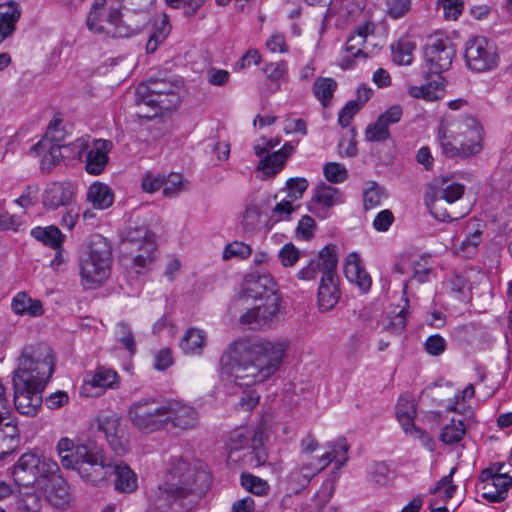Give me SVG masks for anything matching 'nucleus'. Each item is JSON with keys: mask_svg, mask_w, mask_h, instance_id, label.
<instances>
[{"mask_svg": "<svg viewBox=\"0 0 512 512\" xmlns=\"http://www.w3.org/2000/svg\"><path fill=\"white\" fill-rule=\"evenodd\" d=\"M290 346L288 339H239L220 358V376L240 387L260 384L273 376Z\"/></svg>", "mask_w": 512, "mask_h": 512, "instance_id": "nucleus-1", "label": "nucleus"}, {"mask_svg": "<svg viewBox=\"0 0 512 512\" xmlns=\"http://www.w3.org/2000/svg\"><path fill=\"white\" fill-rule=\"evenodd\" d=\"M210 484L209 474L197 469L182 456H173L167 463L161 484L148 496L146 512H184L192 504L189 497L203 493Z\"/></svg>", "mask_w": 512, "mask_h": 512, "instance_id": "nucleus-2", "label": "nucleus"}, {"mask_svg": "<svg viewBox=\"0 0 512 512\" xmlns=\"http://www.w3.org/2000/svg\"><path fill=\"white\" fill-rule=\"evenodd\" d=\"M437 140L446 157L470 158L483 149V128L472 116L448 113L439 123Z\"/></svg>", "mask_w": 512, "mask_h": 512, "instance_id": "nucleus-3", "label": "nucleus"}, {"mask_svg": "<svg viewBox=\"0 0 512 512\" xmlns=\"http://www.w3.org/2000/svg\"><path fill=\"white\" fill-rule=\"evenodd\" d=\"M111 247L101 235L92 237L87 249L80 257L81 278L88 288L106 281L110 275Z\"/></svg>", "mask_w": 512, "mask_h": 512, "instance_id": "nucleus-4", "label": "nucleus"}, {"mask_svg": "<svg viewBox=\"0 0 512 512\" xmlns=\"http://www.w3.org/2000/svg\"><path fill=\"white\" fill-rule=\"evenodd\" d=\"M62 466L77 470L81 478L92 484L106 479L111 469V463L106 461L103 452L90 445H80L73 454L64 456Z\"/></svg>", "mask_w": 512, "mask_h": 512, "instance_id": "nucleus-5", "label": "nucleus"}, {"mask_svg": "<svg viewBox=\"0 0 512 512\" xmlns=\"http://www.w3.org/2000/svg\"><path fill=\"white\" fill-rule=\"evenodd\" d=\"M179 85L166 79H149L136 89V104L172 111L180 104Z\"/></svg>", "mask_w": 512, "mask_h": 512, "instance_id": "nucleus-6", "label": "nucleus"}, {"mask_svg": "<svg viewBox=\"0 0 512 512\" xmlns=\"http://www.w3.org/2000/svg\"><path fill=\"white\" fill-rule=\"evenodd\" d=\"M59 471L56 461L35 452H27L19 457L12 468V478L18 486L29 488L39 478H49Z\"/></svg>", "mask_w": 512, "mask_h": 512, "instance_id": "nucleus-7", "label": "nucleus"}, {"mask_svg": "<svg viewBox=\"0 0 512 512\" xmlns=\"http://www.w3.org/2000/svg\"><path fill=\"white\" fill-rule=\"evenodd\" d=\"M121 250L131 258L134 266L148 268L156 253L153 234L145 226H130L123 232Z\"/></svg>", "mask_w": 512, "mask_h": 512, "instance_id": "nucleus-8", "label": "nucleus"}, {"mask_svg": "<svg viewBox=\"0 0 512 512\" xmlns=\"http://www.w3.org/2000/svg\"><path fill=\"white\" fill-rule=\"evenodd\" d=\"M27 365V360H24L20 372L13 375L14 405L20 414L34 417L41 408L42 392L46 385H42L41 381L31 384L32 377L27 374Z\"/></svg>", "mask_w": 512, "mask_h": 512, "instance_id": "nucleus-9", "label": "nucleus"}, {"mask_svg": "<svg viewBox=\"0 0 512 512\" xmlns=\"http://www.w3.org/2000/svg\"><path fill=\"white\" fill-rule=\"evenodd\" d=\"M321 256L326 257V259L323 264L324 272L323 275H321L317 301L319 310L321 312H327L336 306L341 295L339 278L336 273L338 264L336 245H326Z\"/></svg>", "mask_w": 512, "mask_h": 512, "instance_id": "nucleus-10", "label": "nucleus"}, {"mask_svg": "<svg viewBox=\"0 0 512 512\" xmlns=\"http://www.w3.org/2000/svg\"><path fill=\"white\" fill-rule=\"evenodd\" d=\"M106 3V0H94L87 18L89 30L113 38H124L132 35L134 29L122 21L119 8L110 7L106 13L101 12Z\"/></svg>", "mask_w": 512, "mask_h": 512, "instance_id": "nucleus-11", "label": "nucleus"}, {"mask_svg": "<svg viewBox=\"0 0 512 512\" xmlns=\"http://www.w3.org/2000/svg\"><path fill=\"white\" fill-rule=\"evenodd\" d=\"M132 425L139 431L151 433L165 429V403L160 405L155 398L135 401L128 409Z\"/></svg>", "mask_w": 512, "mask_h": 512, "instance_id": "nucleus-12", "label": "nucleus"}, {"mask_svg": "<svg viewBox=\"0 0 512 512\" xmlns=\"http://www.w3.org/2000/svg\"><path fill=\"white\" fill-rule=\"evenodd\" d=\"M24 360H27V374L32 377L31 384L46 385L47 381L53 373V357L48 347H24L19 357L18 368L14 371V375L20 372Z\"/></svg>", "mask_w": 512, "mask_h": 512, "instance_id": "nucleus-13", "label": "nucleus"}, {"mask_svg": "<svg viewBox=\"0 0 512 512\" xmlns=\"http://www.w3.org/2000/svg\"><path fill=\"white\" fill-rule=\"evenodd\" d=\"M464 58L469 69L484 72L497 66L498 54L492 42L485 37H475L467 42Z\"/></svg>", "mask_w": 512, "mask_h": 512, "instance_id": "nucleus-14", "label": "nucleus"}, {"mask_svg": "<svg viewBox=\"0 0 512 512\" xmlns=\"http://www.w3.org/2000/svg\"><path fill=\"white\" fill-rule=\"evenodd\" d=\"M424 56L430 73L440 74L451 67L455 57L454 45L448 38H430Z\"/></svg>", "mask_w": 512, "mask_h": 512, "instance_id": "nucleus-15", "label": "nucleus"}, {"mask_svg": "<svg viewBox=\"0 0 512 512\" xmlns=\"http://www.w3.org/2000/svg\"><path fill=\"white\" fill-rule=\"evenodd\" d=\"M96 421L111 449L118 455L124 454L128 449V440L120 416L112 411L101 412Z\"/></svg>", "mask_w": 512, "mask_h": 512, "instance_id": "nucleus-16", "label": "nucleus"}, {"mask_svg": "<svg viewBox=\"0 0 512 512\" xmlns=\"http://www.w3.org/2000/svg\"><path fill=\"white\" fill-rule=\"evenodd\" d=\"M281 298L279 295H270L266 301L248 309L240 317V322L249 325L252 329H261L269 326L276 318L280 309Z\"/></svg>", "mask_w": 512, "mask_h": 512, "instance_id": "nucleus-17", "label": "nucleus"}, {"mask_svg": "<svg viewBox=\"0 0 512 512\" xmlns=\"http://www.w3.org/2000/svg\"><path fill=\"white\" fill-rule=\"evenodd\" d=\"M271 294L278 295L271 275L257 272L249 273L243 280L242 295L239 296L237 301L242 302L249 298L266 301Z\"/></svg>", "mask_w": 512, "mask_h": 512, "instance_id": "nucleus-18", "label": "nucleus"}, {"mask_svg": "<svg viewBox=\"0 0 512 512\" xmlns=\"http://www.w3.org/2000/svg\"><path fill=\"white\" fill-rule=\"evenodd\" d=\"M443 192H426L425 204L431 215L441 222H452L463 218L468 211L459 209L456 202L444 200Z\"/></svg>", "mask_w": 512, "mask_h": 512, "instance_id": "nucleus-19", "label": "nucleus"}, {"mask_svg": "<svg viewBox=\"0 0 512 512\" xmlns=\"http://www.w3.org/2000/svg\"><path fill=\"white\" fill-rule=\"evenodd\" d=\"M198 424V413L196 410L173 400L165 403V429L168 425L181 430L192 429Z\"/></svg>", "mask_w": 512, "mask_h": 512, "instance_id": "nucleus-20", "label": "nucleus"}, {"mask_svg": "<svg viewBox=\"0 0 512 512\" xmlns=\"http://www.w3.org/2000/svg\"><path fill=\"white\" fill-rule=\"evenodd\" d=\"M342 202L339 190L326 184L319 185L309 204V210L319 218H326L329 210Z\"/></svg>", "mask_w": 512, "mask_h": 512, "instance_id": "nucleus-21", "label": "nucleus"}, {"mask_svg": "<svg viewBox=\"0 0 512 512\" xmlns=\"http://www.w3.org/2000/svg\"><path fill=\"white\" fill-rule=\"evenodd\" d=\"M112 148V143L104 139H96L86 153V171L92 175H99L105 169Z\"/></svg>", "mask_w": 512, "mask_h": 512, "instance_id": "nucleus-22", "label": "nucleus"}, {"mask_svg": "<svg viewBox=\"0 0 512 512\" xmlns=\"http://www.w3.org/2000/svg\"><path fill=\"white\" fill-rule=\"evenodd\" d=\"M21 15L22 9L17 1L0 3V44L14 34Z\"/></svg>", "mask_w": 512, "mask_h": 512, "instance_id": "nucleus-23", "label": "nucleus"}, {"mask_svg": "<svg viewBox=\"0 0 512 512\" xmlns=\"http://www.w3.org/2000/svg\"><path fill=\"white\" fill-rule=\"evenodd\" d=\"M346 278L355 283L363 292H367L372 284L370 275L361 264L360 257L357 253L348 255L344 267Z\"/></svg>", "mask_w": 512, "mask_h": 512, "instance_id": "nucleus-24", "label": "nucleus"}, {"mask_svg": "<svg viewBox=\"0 0 512 512\" xmlns=\"http://www.w3.org/2000/svg\"><path fill=\"white\" fill-rule=\"evenodd\" d=\"M484 225L479 220H469L465 227V238L459 245H455L458 253L466 258H470L477 251L478 246L482 242Z\"/></svg>", "mask_w": 512, "mask_h": 512, "instance_id": "nucleus-25", "label": "nucleus"}, {"mask_svg": "<svg viewBox=\"0 0 512 512\" xmlns=\"http://www.w3.org/2000/svg\"><path fill=\"white\" fill-rule=\"evenodd\" d=\"M73 194L69 184L53 182L44 191L43 204L48 208L57 209L60 206L68 205L72 201Z\"/></svg>", "mask_w": 512, "mask_h": 512, "instance_id": "nucleus-26", "label": "nucleus"}, {"mask_svg": "<svg viewBox=\"0 0 512 512\" xmlns=\"http://www.w3.org/2000/svg\"><path fill=\"white\" fill-rule=\"evenodd\" d=\"M51 479L46 486V499L56 508H64L71 500L69 485L61 476H50Z\"/></svg>", "mask_w": 512, "mask_h": 512, "instance_id": "nucleus-27", "label": "nucleus"}, {"mask_svg": "<svg viewBox=\"0 0 512 512\" xmlns=\"http://www.w3.org/2000/svg\"><path fill=\"white\" fill-rule=\"evenodd\" d=\"M115 475V490L120 493H132L137 487V476L125 463L111 464L110 474Z\"/></svg>", "mask_w": 512, "mask_h": 512, "instance_id": "nucleus-28", "label": "nucleus"}, {"mask_svg": "<svg viewBox=\"0 0 512 512\" xmlns=\"http://www.w3.org/2000/svg\"><path fill=\"white\" fill-rule=\"evenodd\" d=\"M327 447L330 451L318 458V464H315L317 468H321L322 471L332 461H335L337 468L343 466L348 460L347 452L349 446L346 440L344 438H339L334 442L328 443Z\"/></svg>", "mask_w": 512, "mask_h": 512, "instance_id": "nucleus-29", "label": "nucleus"}, {"mask_svg": "<svg viewBox=\"0 0 512 512\" xmlns=\"http://www.w3.org/2000/svg\"><path fill=\"white\" fill-rule=\"evenodd\" d=\"M86 199L94 209L104 210L113 204L114 193L107 184L94 182L88 188Z\"/></svg>", "mask_w": 512, "mask_h": 512, "instance_id": "nucleus-30", "label": "nucleus"}, {"mask_svg": "<svg viewBox=\"0 0 512 512\" xmlns=\"http://www.w3.org/2000/svg\"><path fill=\"white\" fill-rule=\"evenodd\" d=\"M321 472L313 463H302L295 467L288 475V483L294 491L305 488L311 479Z\"/></svg>", "mask_w": 512, "mask_h": 512, "instance_id": "nucleus-31", "label": "nucleus"}, {"mask_svg": "<svg viewBox=\"0 0 512 512\" xmlns=\"http://www.w3.org/2000/svg\"><path fill=\"white\" fill-rule=\"evenodd\" d=\"M374 29L375 25L370 22H366L357 27L346 41V51L355 58L359 56L366 57V54L362 50V46L366 42L368 35L374 33Z\"/></svg>", "mask_w": 512, "mask_h": 512, "instance_id": "nucleus-32", "label": "nucleus"}, {"mask_svg": "<svg viewBox=\"0 0 512 512\" xmlns=\"http://www.w3.org/2000/svg\"><path fill=\"white\" fill-rule=\"evenodd\" d=\"M13 312L17 315H29L33 317L43 314V307L40 300L32 299L25 292H19L14 296L11 303Z\"/></svg>", "mask_w": 512, "mask_h": 512, "instance_id": "nucleus-33", "label": "nucleus"}, {"mask_svg": "<svg viewBox=\"0 0 512 512\" xmlns=\"http://www.w3.org/2000/svg\"><path fill=\"white\" fill-rule=\"evenodd\" d=\"M338 87L336 80L331 77H318L312 86V92L322 107H328Z\"/></svg>", "mask_w": 512, "mask_h": 512, "instance_id": "nucleus-34", "label": "nucleus"}, {"mask_svg": "<svg viewBox=\"0 0 512 512\" xmlns=\"http://www.w3.org/2000/svg\"><path fill=\"white\" fill-rule=\"evenodd\" d=\"M416 414L414 400L408 395L401 396L396 405V415L406 433L409 432L411 427H414Z\"/></svg>", "mask_w": 512, "mask_h": 512, "instance_id": "nucleus-35", "label": "nucleus"}, {"mask_svg": "<svg viewBox=\"0 0 512 512\" xmlns=\"http://www.w3.org/2000/svg\"><path fill=\"white\" fill-rule=\"evenodd\" d=\"M31 236L53 249L61 248L65 238L56 226L35 227L31 230Z\"/></svg>", "mask_w": 512, "mask_h": 512, "instance_id": "nucleus-36", "label": "nucleus"}, {"mask_svg": "<svg viewBox=\"0 0 512 512\" xmlns=\"http://www.w3.org/2000/svg\"><path fill=\"white\" fill-rule=\"evenodd\" d=\"M416 48L415 42L407 37L400 38L390 46L392 60L398 65H410L413 61V51Z\"/></svg>", "mask_w": 512, "mask_h": 512, "instance_id": "nucleus-37", "label": "nucleus"}, {"mask_svg": "<svg viewBox=\"0 0 512 512\" xmlns=\"http://www.w3.org/2000/svg\"><path fill=\"white\" fill-rule=\"evenodd\" d=\"M170 31L171 25L169 24V20L166 15L156 20L153 26V31L146 44L147 53H154L158 46L165 41Z\"/></svg>", "mask_w": 512, "mask_h": 512, "instance_id": "nucleus-38", "label": "nucleus"}, {"mask_svg": "<svg viewBox=\"0 0 512 512\" xmlns=\"http://www.w3.org/2000/svg\"><path fill=\"white\" fill-rule=\"evenodd\" d=\"M206 336L200 329L191 328L183 336L180 346L186 354H201Z\"/></svg>", "mask_w": 512, "mask_h": 512, "instance_id": "nucleus-39", "label": "nucleus"}, {"mask_svg": "<svg viewBox=\"0 0 512 512\" xmlns=\"http://www.w3.org/2000/svg\"><path fill=\"white\" fill-rule=\"evenodd\" d=\"M465 187L460 183H449L446 179L441 181L436 180L432 185L429 186L427 192H443L444 200H452L457 202L462 198Z\"/></svg>", "mask_w": 512, "mask_h": 512, "instance_id": "nucleus-40", "label": "nucleus"}, {"mask_svg": "<svg viewBox=\"0 0 512 512\" xmlns=\"http://www.w3.org/2000/svg\"><path fill=\"white\" fill-rule=\"evenodd\" d=\"M489 480L491 481V485H493L497 490H495L494 494L482 493V497L491 503L504 501L507 497L509 488L512 486V477L509 475H496Z\"/></svg>", "mask_w": 512, "mask_h": 512, "instance_id": "nucleus-41", "label": "nucleus"}, {"mask_svg": "<svg viewBox=\"0 0 512 512\" xmlns=\"http://www.w3.org/2000/svg\"><path fill=\"white\" fill-rule=\"evenodd\" d=\"M19 490L16 496L17 508L24 512H39L41 509V497L35 492L32 486Z\"/></svg>", "mask_w": 512, "mask_h": 512, "instance_id": "nucleus-42", "label": "nucleus"}, {"mask_svg": "<svg viewBox=\"0 0 512 512\" xmlns=\"http://www.w3.org/2000/svg\"><path fill=\"white\" fill-rule=\"evenodd\" d=\"M88 383L96 387L113 389L118 386V374L111 368L99 366Z\"/></svg>", "mask_w": 512, "mask_h": 512, "instance_id": "nucleus-43", "label": "nucleus"}, {"mask_svg": "<svg viewBox=\"0 0 512 512\" xmlns=\"http://www.w3.org/2000/svg\"><path fill=\"white\" fill-rule=\"evenodd\" d=\"M466 434V428L462 420L452 419L449 424L443 427L440 440L448 445L460 442Z\"/></svg>", "mask_w": 512, "mask_h": 512, "instance_id": "nucleus-44", "label": "nucleus"}, {"mask_svg": "<svg viewBox=\"0 0 512 512\" xmlns=\"http://www.w3.org/2000/svg\"><path fill=\"white\" fill-rule=\"evenodd\" d=\"M284 157L281 153H271L265 155L258 164V170L265 176L272 177L279 173L285 165Z\"/></svg>", "mask_w": 512, "mask_h": 512, "instance_id": "nucleus-45", "label": "nucleus"}, {"mask_svg": "<svg viewBox=\"0 0 512 512\" xmlns=\"http://www.w3.org/2000/svg\"><path fill=\"white\" fill-rule=\"evenodd\" d=\"M386 197L385 191L376 182H371L363 191V207L366 211L374 209Z\"/></svg>", "mask_w": 512, "mask_h": 512, "instance_id": "nucleus-46", "label": "nucleus"}, {"mask_svg": "<svg viewBox=\"0 0 512 512\" xmlns=\"http://www.w3.org/2000/svg\"><path fill=\"white\" fill-rule=\"evenodd\" d=\"M250 433L245 428H238L231 432L227 447L229 449V458L233 457V454L239 450L249 447Z\"/></svg>", "mask_w": 512, "mask_h": 512, "instance_id": "nucleus-47", "label": "nucleus"}, {"mask_svg": "<svg viewBox=\"0 0 512 512\" xmlns=\"http://www.w3.org/2000/svg\"><path fill=\"white\" fill-rule=\"evenodd\" d=\"M324 248L319 252L318 257L311 259L309 263L298 272V278L302 280H313L316 278L318 273L323 275L324 272V260L326 257L321 256Z\"/></svg>", "mask_w": 512, "mask_h": 512, "instance_id": "nucleus-48", "label": "nucleus"}, {"mask_svg": "<svg viewBox=\"0 0 512 512\" xmlns=\"http://www.w3.org/2000/svg\"><path fill=\"white\" fill-rule=\"evenodd\" d=\"M115 335L117 341L120 342L131 354L136 352V342L128 323H117Z\"/></svg>", "mask_w": 512, "mask_h": 512, "instance_id": "nucleus-49", "label": "nucleus"}, {"mask_svg": "<svg viewBox=\"0 0 512 512\" xmlns=\"http://www.w3.org/2000/svg\"><path fill=\"white\" fill-rule=\"evenodd\" d=\"M241 484L246 490L259 496L265 495L269 490V485L265 480L252 474H242Z\"/></svg>", "mask_w": 512, "mask_h": 512, "instance_id": "nucleus-50", "label": "nucleus"}, {"mask_svg": "<svg viewBox=\"0 0 512 512\" xmlns=\"http://www.w3.org/2000/svg\"><path fill=\"white\" fill-rule=\"evenodd\" d=\"M252 253V249L244 242L234 241L225 246L223 251V259L230 260L231 258L246 259Z\"/></svg>", "mask_w": 512, "mask_h": 512, "instance_id": "nucleus-51", "label": "nucleus"}, {"mask_svg": "<svg viewBox=\"0 0 512 512\" xmlns=\"http://www.w3.org/2000/svg\"><path fill=\"white\" fill-rule=\"evenodd\" d=\"M443 90V85H437L432 88L431 84L422 86H411L408 89L409 95L413 98H422L428 101H436L440 98L438 95L439 91Z\"/></svg>", "mask_w": 512, "mask_h": 512, "instance_id": "nucleus-52", "label": "nucleus"}, {"mask_svg": "<svg viewBox=\"0 0 512 512\" xmlns=\"http://www.w3.org/2000/svg\"><path fill=\"white\" fill-rule=\"evenodd\" d=\"M457 468L453 467L450 471V473L444 477H442L434 486L433 489H431L432 494H437L441 490H444V500L448 501L453 497L457 490V486L453 484V475L456 472Z\"/></svg>", "mask_w": 512, "mask_h": 512, "instance_id": "nucleus-53", "label": "nucleus"}, {"mask_svg": "<svg viewBox=\"0 0 512 512\" xmlns=\"http://www.w3.org/2000/svg\"><path fill=\"white\" fill-rule=\"evenodd\" d=\"M390 137L389 129L380 121L376 120L366 127L365 138L370 142H383Z\"/></svg>", "mask_w": 512, "mask_h": 512, "instance_id": "nucleus-54", "label": "nucleus"}, {"mask_svg": "<svg viewBox=\"0 0 512 512\" xmlns=\"http://www.w3.org/2000/svg\"><path fill=\"white\" fill-rule=\"evenodd\" d=\"M326 179L331 183H342L348 177L346 168L336 162H329L324 165L323 168Z\"/></svg>", "mask_w": 512, "mask_h": 512, "instance_id": "nucleus-55", "label": "nucleus"}, {"mask_svg": "<svg viewBox=\"0 0 512 512\" xmlns=\"http://www.w3.org/2000/svg\"><path fill=\"white\" fill-rule=\"evenodd\" d=\"M62 157L61 146L52 144L41 160V170L49 173Z\"/></svg>", "mask_w": 512, "mask_h": 512, "instance_id": "nucleus-56", "label": "nucleus"}, {"mask_svg": "<svg viewBox=\"0 0 512 512\" xmlns=\"http://www.w3.org/2000/svg\"><path fill=\"white\" fill-rule=\"evenodd\" d=\"M309 183L306 178L295 177L289 178L286 182L288 197L292 200L300 199L307 190Z\"/></svg>", "mask_w": 512, "mask_h": 512, "instance_id": "nucleus-57", "label": "nucleus"}, {"mask_svg": "<svg viewBox=\"0 0 512 512\" xmlns=\"http://www.w3.org/2000/svg\"><path fill=\"white\" fill-rule=\"evenodd\" d=\"M263 71L267 78L271 81H279L285 79L288 71L287 62L281 60L278 62L269 63L265 65Z\"/></svg>", "mask_w": 512, "mask_h": 512, "instance_id": "nucleus-58", "label": "nucleus"}, {"mask_svg": "<svg viewBox=\"0 0 512 512\" xmlns=\"http://www.w3.org/2000/svg\"><path fill=\"white\" fill-rule=\"evenodd\" d=\"M447 347L446 340L439 334L429 336L424 342L425 351L432 356L441 355Z\"/></svg>", "mask_w": 512, "mask_h": 512, "instance_id": "nucleus-59", "label": "nucleus"}, {"mask_svg": "<svg viewBox=\"0 0 512 512\" xmlns=\"http://www.w3.org/2000/svg\"><path fill=\"white\" fill-rule=\"evenodd\" d=\"M278 256L283 266L290 267L297 263L300 258V252L294 244L287 243L281 248Z\"/></svg>", "mask_w": 512, "mask_h": 512, "instance_id": "nucleus-60", "label": "nucleus"}, {"mask_svg": "<svg viewBox=\"0 0 512 512\" xmlns=\"http://www.w3.org/2000/svg\"><path fill=\"white\" fill-rule=\"evenodd\" d=\"M442 6L444 16L448 20H456L463 10V0H438Z\"/></svg>", "mask_w": 512, "mask_h": 512, "instance_id": "nucleus-61", "label": "nucleus"}, {"mask_svg": "<svg viewBox=\"0 0 512 512\" xmlns=\"http://www.w3.org/2000/svg\"><path fill=\"white\" fill-rule=\"evenodd\" d=\"M387 13L394 19L403 17L411 7L410 0H387Z\"/></svg>", "mask_w": 512, "mask_h": 512, "instance_id": "nucleus-62", "label": "nucleus"}, {"mask_svg": "<svg viewBox=\"0 0 512 512\" xmlns=\"http://www.w3.org/2000/svg\"><path fill=\"white\" fill-rule=\"evenodd\" d=\"M39 187L37 185H28L15 202L23 208L33 206L37 202Z\"/></svg>", "mask_w": 512, "mask_h": 512, "instance_id": "nucleus-63", "label": "nucleus"}, {"mask_svg": "<svg viewBox=\"0 0 512 512\" xmlns=\"http://www.w3.org/2000/svg\"><path fill=\"white\" fill-rule=\"evenodd\" d=\"M394 222V215L389 209L380 211L374 218L373 228L379 232H386Z\"/></svg>", "mask_w": 512, "mask_h": 512, "instance_id": "nucleus-64", "label": "nucleus"}]
</instances>
